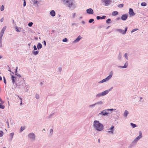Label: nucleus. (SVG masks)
<instances>
[{"label":"nucleus","instance_id":"38","mask_svg":"<svg viewBox=\"0 0 148 148\" xmlns=\"http://www.w3.org/2000/svg\"><path fill=\"white\" fill-rule=\"evenodd\" d=\"M54 115V113H52V114H50V115L48 116H47V118L48 119H49L51 118L52 116H53Z\"/></svg>","mask_w":148,"mask_h":148},{"label":"nucleus","instance_id":"50","mask_svg":"<svg viewBox=\"0 0 148 148\" xmlns=\"http://www.w3.org/2000/svg\"><path fill=\"white\" fill-rule=\"evenodd\" d=\"M23 6H25L26 5V2L25 0H23Z\"/></svg>","mask_w":148,"mask_h":148},{"label":"nucleus","instance_id":"29","mask_svg":"<svg viewBox=\"0 0 148 148\" xmlns=\"http://www.w3.org/2000/svg\"><path fill=\"white\" fill-rule=\"evenodd\" d=\"M102 96L101 93H98L96 95V97H97L99 98L101 97Z\"/></svg>","mask_w":148,"mask_h":148},{"label":"nucleus","instance_id":"49","mask_svg":"<svg viewBox=\"0 0 148 148\" xmlns=\"http://www.w3.org/2000/svg\"><path fill=\"white\" fill-rule=\"evenodd\" d=\"M3 82H4V83L5 84H6V80L5 77H3Z\"/></svg>","mask_w":148,"mask_h":148},{"label":"nucleus","instance_id":"46","mask_svg":"<svg viewBox=\"0 0 148 148\" xmlns=\"http://www.w3.org/2000/svg\"><path fill=\"white\" fill-rule=\"evenodd\" d=\"M106 17V16L105 15L103 16L102 17H101V19H104Z\"/></svg>","mask_w":148,"mask_h":148},{"label":"nucleus","instance_id":"14","mask_svg":"<svg viewBox=\"0 0 148 148\" xmlns=\"http://www.w3.org/2000/svg\"><path fill=\"white\" fill-rule=\"evenodd\" d=\"M82 38V37H81L80 36H79L77 38L73 41V42L74 43L78 42Z\"/></svg>","mask_w":148,"mask_h":148},{"label":"nucleus","instance_id":"56","mask_svg":"<svg viewBox=\"0 0 148 148\" xmlns=\"http://www.w3.org/2000/svg\"><path fill=\"white\" fill-rule=\"evenodd\" d=\"M58 71H60V72H61L62 71V68L61 67H59L58 68Z\"/></svg>","mask_w":148,"mask_h":148},{"label":"nucleus","instance_id":"15","mask_svg":"<svg viewBox=\"0 0 148 148\" xmlns=\"http://www.w3.org/2000/svg\"><path fill=\"white\" fill-rule=\"evenodd\" d=\"M50 14L51 16L54 17L56 15V13L54 10H52L50 12Z\"/></svg>","mask_w":148,"mask_h":148},{"label":"nucleus","instance_id":"28","mask_svg":"<svg viewBox=\"0 0 148 148\" xmlns=\"http://www.w3.org/2000/svg\"><path fill=\"white\" fill-rule=\"evenodd\" d=\"M14 134V133H12L10 134V136L11 137V138L10 139V140H12V138L13 137Z\"/></svg>","mask_w":148,"mask_h":148},{"label":"nucleus","instance_id":"55","mask_svg":"<svg viewBox=\"0 0 148 148\" xmlns=\"http://www.w3.org/2000/svg\"><path fill=\"white\" fill-rule=\"evenodd\" d=\"M18 69V67H16L15 71V74H17V69Z\"/></svg>","mask_w":148,"mask_h":148},{"label":"nucleus","instance_id":"11","mask_svg":"<svg viewBox=\"0 0 148 148\" xmlns=\"http://www.w3.org/2000/svg\"><path fill=\"white\" fill-rule=\"evenodd\" d=\"M86 11V12L89 14H92L94 13L93 10L90 8L87 9Z\"/></svg>","mask_w":148,"mask_h":148},{"label":"nucleus","instance_id":"33","mask_svg":"<svg viewBox=\"0 0 148 148\" xmlns=\"http://www.w3.org/2000/svg\"><path fill=\"white\" fill-rule=\"evenodd\" d=\"M123 4H120L118 5V6L119 8H121L123 7Z\"/></svg>","mask_w":148,"mask_h":148},{"label":"nucleus","instance_id":"2","mask_svg":"<svg viewBox=\"0 0 148 148\" xmlns=\"http://www.w3.org/2000/svg\"><path fill=\"white\" fill-rule=\"evenodd\" d=\"M93 126L94 128L98 131H101L103 129V124L100 123L98 121L95 120L94 121Z\"/></svg>","mask_w":148,"mask_h":148},{"label":"nucleus","instance_id":"17","mask_svg":"<svg viewBox=\"0 0 148 148\" xmlns=\"http://www.w3.org/2000/svg\"><path fill=\"white\" fill-rule=\"evenodd\" d=\"M101 93L102 96H104L107 94L108 93V91L106 90L105 91L102 92Z\"/></svg>","mask_w":148,"mask_h":148},{"label":"nucleus","instance_id":"7","mask_svg":"<svg viewBox=\"0 0 148 148\" xmlns=\"http://www.w3.org/2000/svg\"><path fill=\"white\" fill-rule=\"evenodd\" d=\"M114 126L112 125L111 127H110V129H109L108 130V131L107 132L108 133L113 134H114Z\"/></svg>","mask_w":148,"mask_h":148},{"label":"nucleus","instance_id":"20","mask_svg":"<svg viewBox=\"0 0 148 148\" xmlns=\"http://www.w3.org/2000/svg\"><path fill=\"white\" fill-rule=\"evenodd\" d=\"M95 103V105H102L103 104V102L102 101H98Z\"/></svg>","mask_w":148,"mask_h":148},{"label":"nucleus","instance_id":"31","mask_svg":"<svg viewBox=\"0 0 148 148\" xmlns=\"http://www.w3.org/2000/svg\"><path fill=\"white\" fill-rule=\"evenodd\" d=\"M141 5L142 6H145L147 5V4L145 2H142L141 3Z\"/></svg>","mask_w":148,"mask_h":148},{"label":"nucleus","instance_id":"54","mask_svg":"<svg viewBox=\"0 0 148 148\" xmlns=\"http://www.w3.org/2000/svg\"><path fill=\"white\" fill-rule=\"evenodd\" d=\"M97 20H99L101 19V17L99 16H97L96 17Z\"/></svg>","mask_w":148,"mask_h":148},{"label":"nucleus","instance_id":"3","mask_svg":"<svg viewBox=\"0 0 148 148\" xmlns=\"http://www.w3.org/2000/svg\"><path fill=\"white\" fill-rule=\"evenodd\" d=\"M139 135L128 146L129 148H132L135 146L138 141L143 137L142 132L141 131H139Z\"/></svg>","mask_w":148,"mask_h":148},{"label":"nucleus","instance_id":"9","mask_svg":"<svg viewBox=\"0 0 148 148\" xmlns=\"http://www.w3.org/2000/svg\"><path fill=\"white\" fill-rule=\"evenodd\" d=\"M129 14L130 16H134L135 14L133 10L131 8L129 9Z\"/></svg>","mask_w":148,"mask_h":148},{"label":"nucleus","instance_id":"27","mask_svg":"<svg viewBox=\"0 0 148 148\" xmlns=\"http://www.w3.org/2000/svg\"><path fill=\"white\" fill-rule=\"evenodd\" d=\"M130 125L133 128L137 126L135 124H134L132 123H130Z\"/></svg>","mask_w":148,"mask_h":148},{"label":"nucleus","instance_id":"4","mask_svg":"<svg viewBox=\"0 0 148 148\" xmlns=\"http://www.w3.org/2000/svg\"><path fill=\"white\" fill-rule=\"evenodd\" d=\"M28 137L32 141H34L36 139V135L32 132L29 133L28 135Z\"/></svg>","mask_w":148,"mask_h":148},{"label":"nucleus","instance_id":"8","mask_svg":"<svg viewBox=\"0 0 148 148\" xmlns=\"http://www.w3.org/2000/svg\"><path fill=\"white\" fill-rule=\"evenodd\" d=\"M102 2L104 3V5L107 6L109 5L111 1L110 0H103Z\"/></svg>","mask_w":148,"mask_h":148},{"label":"nucleus","instance_id":"6","mask_svg":"<svg viewBox=\"0 0 148 148\" xmlns=\"http://www.w3.org/2000/svg\"><path fill=\"white\" fill-rule=\"evenodd\" d=\"M109 113L108 112L107 109H105L103 110L101 112L99 113L98 115L103 116H108Z\"/></svg>","mask_w":148,"mask_h":148},{"label":"nucleus","instance_id":"32","mask_svg":"<svg viewBox=\"0 0 148 148\" xmlns=\"http://www.w3.org/2000/svg\"><path fill=\"white\" fill-rule=\"evenodd\" d=\"M53 134V130L52 129H51L50 130V134L51 136Z\"/></svg>","mask_w":148,"mask_h":148},{"label":"nucleus","instance_id":"40","mask_svg":"<svg viewBox=\"0 0 148 148\" xmlns=\"http://www.w3.org/2000/svg\"><path fill=\"white\" fill-rule=\"evenodd\" d=\"M6 28V26H4L3 27L1 31L3 32H4V31L5 30Z\"/></svg>","mask_w":148,"mask_h":148},{"label":"nucleus","instance_id":"51","mask_svg":"<svg viewBox=\"0 0 148 148\" xmlns=\"http://www.w3.org/2000/svg\"><path fill=\"white\" fill-rule=\"evenodd\" d=\"M108 112L109 111H112L113 110H114V109L112 108L110 109H107Z\"/></svg>","mask_w":148,"mask_h":148},{"label":"nucleus","instance_id":"1","mask_svg":"<svg viewBox=\"0 0 148 148\" xmlns=\"http://www.w3.org/2000/svg\"><path fill=\"white\" fill-rule=\"evenodd\" d=\"M63 3L66 6L70 8L74 9L76 7L74 0H64Z\"/></svg>","mask_w":148,"mask_h":148},{"label":"nucleus","instance_id":"19","mask_svg":"<svg viewBox=\"0 0 148 148\" xmlns=\"http://www.w3.org/2000/svg\"><path fill=\"white\" fill-rule=\"evenodd\" d=\"M17 77H14L13 75H12L11 76V78L12 80V83L14 84L15 83V80L14 78L16 79Z\"/></svg>","mask_w":148,"mask_h":148},{"label":"nucleus","instance_id":"42","mask_svg":"<svg viewBox=\"0 0 148 148\" xmlns=\"http://www.w3.org/2000/svg\"><path fill=\"white\" fill-rule=\"evenodd\" d=\"M138 29H132L131 31V33H133L134 32L137 30H138Z\"/></svg>","mask_w":148,"mask_h":148},{"label":"nucleus","instance_id":"10","mask_svg":"<svg viewBox=\"0 0 148 148\" xmlns=\"http://www.w3.org/2000/svg\"><path fill=\"white\" fill-rule=\"evenodd\" d=\"M128 66V62L127 61L125 63L124 65L123 66H119L118 67L119 68L125 69Z\"/></svg>","mask_w":148,"mask_h":148},{"label":"nucleus","instance_id":"22","mask_svg":"<svg viewBox=\"0 0 148 148\" xmlns=\"http://www.w3.org/2000/svg\"><path fill=\"white\" fill-rule=\"evenodd\" d=\"M32 53L35 55H36L38 54L39 53V51H33L32 52Z\"/></svg>","mask_w":148,"mask_h":148},{"label":"nucleus","instance_id":"18","mask_svg":"<svg viewBox=\"0 0 148 148\" xmlns=\"http://www.w3.org/2000/svg\"><path fill=\"white\" fill-rule=\"evenodd\" d=\"M42 45L40 43H38L37 45V49L39 50L42 47Z\"/></svg>","mask_w":148,"mask_h":148},{"label":"nucleus","instance_id":"58","mask_svg":"<svg viewBox=\"0 0 148 148\" xmlns=\"http://www.w3.org/2000/svg\"><path fill=\"white\" fill-rule=\"evenodd\" d=\"M15 75H17L19 77H21V75L17 73L16 74H15Z\"/></svg>","mask_w":148,"mask_h":148},{"label":"nucleus","instance_id":"45","mask_svg":"<svg viewBox=\"0 0 148 148\" xmlns=\"http://www.w3.org/2000/svg\"><path fill=\"white\" fill-rule=\"evenodd\" d=\"M4 32L1 31L0 33V36H3V34H4Z\"/></svg>","mask_w":148,"mask_h":148},{"label":"nucleus","instance_id":"16","mask_svg":"<svg viewBox=\"0 0 148 148\" xmlns=\"http://www.w3.org/2000/svg\"><path fill=\"white\" fill-rule=\"evenodd\" d=\"M128 114H129L128 111H127V110H125V111L123 114V115L125 117H126Z\"/></svg>","mask_w":148,"mask_h":148},{"label":"nucleus","instance_id":"35","mask_svg":"<svg viewBox=\"0 0 148 148\" xmlns=\"http://www.w3.org/2000/svg\"><path fill=\"white\" fill-rule=\"evenodd\" d=\"M5 108V106L3 105H2L1 103H0V108L3 109Z\"/></svg>","mask_w":148,"mask_h":148},{"label":"nucleus","instance_id":"63","mask_svg":"<svg viewBox=\"0 0 148 148\" xmlns=\"http://www.w3.org/2000/svg\"><path fill=\"white\" fill-rule=\"evenodd\" d=\"M3 18H2L0 20V21L1 22H3Z\"/></svg>","mask_w":148,"mask_h":148},{"label":"nucleus","instance_id":"12","mask_svg":"<svg viewBox=\"0 0 148 148\" xmlns=\"http://www.w3.org/2000/svg\"><path fill=\"white\" fill-rule=\"evenodd\" d=\"M128 16V15L126 14H123L121 17V19L123 21H125L127 19Z\"/></svg>","mask_w":148,"mask_h":148},{"label":"nucleus","instance_id":"5","mask_svg":"<svg viewBox=\"0 0 148 148\" xmlns=\"http://www.w3.org/2000/svg\"><path fill=\"white\" fill-rule=\"evenodd\" d=\"M127 29V27H125V30L121 29H117L115 30V31L123 34H125L126 33Z\"/></svg>","mask_w":148,"mask_h":148},{"label":"nucleus","instance_id":"26","mask_svg":"<svg viewBox=\"0 0 148 148\" xmlns=\"http://www.w3.org/2000/svg\"><path fill=\"white\" fill-rule=\"evenodd\" d=\"M121 58H122V55L121 54V53H120L118 56V59L119 60H121Z\"/></svg>","mask_w":148,"mask_h":148},{"label":"nucleus","instance_id":"39","mask_svg":"<svg viewBox=\"0 0 148 148\" xmlns=\"http://www.w3.org/2000/svg\"><path fill=\"white\" fill-rule=\"evenodd\" d=\"M33 23L32 22H29L28 24V25L29 27H31L33 24Z\"/></svg>","mask_w":148,"mask_h":148},{"label":"nucleus","instance_id":"64","mask_svg":"<svg viewBox=\"0 0 148 148\" xmlns=\"http://www.w3.org/2000/svg\"><path fill=\"white\" fill-rule=\"evenodd\" d=\"M72 26H73V25H76V24L75 23H73L72 24Z\"/></svg>","mask_w":148,"mask_h":148},{"label":"nucleus","instance_id":"48","mask_svg":"<svg viewBox=\"0 0 148 148\" xmlns=\"http://www.w3.org/2000/svg\"><path fill=\"white\" fill-rule=\"evenodd\" d=\"M2 36H0V44H1L2 43Z\"/></svg>","mask_w":148,"mask_h":148},{"label":"nucleus","instance_id":"47","mask_svg":"<svg viewBox=\"0 0 148 148\" xmlns=\"http://www.w3.org/2000/svg\"><path fill=\"white\" fill-rule=\"evenodd\" d=\"M1 9H0L1 11H3L4 10V7L3 5H2L1 7Z\"/></svg>","mask_w":148,"mask_h":148},{"label":"nucleus","instance_id":"57","mask_svg":"<svg viewBox=\"0 0 148 148\" xmlns=\"http://www.w3.org/2000/svg\"><path fill=\"white\" fill-rule=\"evenodd\" d=\"M33 2H34V3L36 4L38 3V1L36 0H33Z\"/></svg>","mask_w":148,"mask_h":148},{"label":"nucleus","instance_id":"60","mask_svg":"<svg viewBox=\"0 0 148 148\" xmlns=\"http://www.w3.org/2000/svg\"><path fill=\"white\" fill-rule=\"evenodd\" d=\"M140 101H142V102H143L144 101L143 100V101L141 100L143 99L142 97H140Z\"/></svg>","mask_w":148,"mask_h":148},{"label":"nucleus","instance_id":"21","mask_svg":"<svg viewBox=\"0 0 148 148\" xmlns=\"http://www.w3.org/2000/svg\"><path fill=\"white\" fill-rule=\"evenodd\" d=\"M118 14V12L117 11H114L112 12V15L113 16H116Z\"/></svg>","mask_w":148,"mask_h":148},{"label":"nucleus","instance_id":"34","mask_svg":"<svg viewBox=\"0 0 148 148\" xmlns=\"http://www.w3.org/2000/svg\"><path fill=\"white\" fill-rule=\"evenodd\" d=\"M111 20L110 18H108L106 20V23L107 24H109Z\"/></svg>","mask_w":148,"mask_h":148},{"label":"nucleus","instance_id":"59","mask_svg":"<svg viewBox=\"0 0 148 148\" xmlns=\"http://www.w3.org/2000/svg\"><path fill=\"white\" fill-rule=\"evenodd\" d=\"M16 32H20V31H19L18 30V28L17 27H16Z\"/></svg>","mask_w":148,"mask_h":148},{"label":"nucleus","instance_id":"37","mask_svg":"<svg viewBox=\"0 0 148 148\" xmlns=\"http://www.w3.org/2000/svg\"><path fill=\"white\" fill-rule=\"evenodd\" d=\"M94 21V20L93 18H91L89 20L88 22L89 23H92Z\"/></svg>","mask_w":148,"mask_h":148},{"label":"nucleus","instance_id":"52","mask_svg":"<svg viewBox=\"0 0 148 148\" xmlns=\"http://www.w3.org/2000/svg\"><path fill=\"white\" fill-rule=\"evenodd\" d=\"M33 48L34 50H37V48L36 47L35 45L34 46Z\"/></svg>","mask_w":148,"mask_h":148},{"label":"nucleus","instance_id":"62","mask_svg":"<svg viewBox=\"0 0 148 148\" xmlns=\"http://www.w3.org/2000/svg\"><path fill=\"white\" fill-rule=\"evenodd\" d=\"M75 15V13H74L72 16V18H74Z\"/></svg>","mask_w":148,"mask_h":148},{"label":"nucleus","instance_id":"53","mask_svg":"<svg viewBox=\"0 0 148 148\" xmlns=\"http://www.w3.org/2000/svg\"><path fill=\"white\" fill-rule=\"evenodd\" d=\"M113 88V87H111L109 89H108V90H107L108 91V93Z\"/></svg>","mask_w":148,"mask_h":148},{"label":"nucleus","instance_id":"43","mask_svg":"<svg viewBox=\"0 0 148 148\" xmlns=\"http://www.w3.org/2000/svg\"><path fill=\"white\" fill-rule=\"evenodd\" d=\"M67 41L68 39L66 38H65L63 39L62 40V41L64 42H67Z\"/></svg>","mask_w":148,"mask_h":148},{"label":"nucleus","instance_id":"23","mask_svg":"<svg viewBox=\"0 0 148 148\" xmlns=\"http://www.w3.org/2000/svg\"><path fill=\"white\" fill-rule=\"evenodd\" d=\"M106 81H107V80H106V78L104 79H103V80H101V81L99 82H98V83H103V82H105Z\"/></svg>","mask_w":148,"mask_h":148},{"label":"nucleus","instance_id":"25","mask_svg":"<svg viewBox=\"0 0 148 148\" xmlns=\"http://www.w3.org/2000/svg\"><path fill=\"white\" fill-rule=\"evenodd\" d=\"M25 126H24V127H21L20 129V132H22L25 129Z\"/></svg>","mask_w":148,"mask_h":148},{"label":"nucleus","instance_id":"36","mask_svg":"<svg viewBox=\"0 0 148 148\" xmlns=\"http://www.w3.org/2000/svg\"><path fill=\"white\" fill-rule=\"evenodd\" d=\"M3 134V132L2 131H0V137H2Z\"/></svg>","mask_w":148,"mask_h":148},{"label":"nucleus","instance_id":"13","mask_svg":"<svg viewBox=\"0 0 148 148\" xmlns=\"http://www.w3.org/2000/svg\"><path fill=\"white\" fill-rule=\"evenodd\" d=\"M112 72L111 71L110 72L109 75L106 78L107 81H108L112 77Z\"/></svg>","mask_w":148,"mask_h":148},{"label":"nucleus","instance_id":"41","mask_svg":"<svg viewBox=\"0 0 148 148\" xmlns=\"http://www.w3.org/2000/svg\"><path fill=\"white\" fill-rule=\"evenodd\" d=\"M95 105V103H94V104L89 105V107L90 108H91L92 107H94Z\"/></svg>","mask_w":148,"mask_h":148},{"label":"nucleus","instance_id":"30","mask_svg":"<svg viewBox=\"0 0 148 148\" xmlns=\"http://www.w3.org/2000/svg\"><path fill=\"white\" fill-rule=\"evenodd\" d=\"M127 55H128L127 53H125L124 55V57L127 60H128V57H127Z\"/></svg>","mask_w":148,"mask_h":148},{"label":"nucleus","instance_id":"61","mask_svg":"<svg viewBox=\"0 0 148 148\" xmlns=\"http://www.w3.org/2000/svg\"><path fill=\"white\" fill-rule=\"evenodd\" d=\"M43 43H44V45L45 46H46V41L45 40H44Z\"/></svg>","mask_w":148,"mask_h":148},{"label":"nucleus","instance_id":"24","mask_svg":"<svg viewBox=\"0 0 148 148\" xmlns=\"http://www.w3.org/2000/svg\"><path fill=\"white\" fill-rule=\"evenodd\" d=\"M15 84H16V86H18V87H19V86H20L21 84V82H19L17 81L16 82V83H15Z\"/></svg>","mask_w":148,"mask_h":148},{"label":"nucleus","instance_id":"44","mask_svg":"<svg viewBox=\"0 0 148 148\" xmlns=\"http://www.w3.org/2000/svg\"><path fill=\"white\" fill-rule=\"evenodd\" d=\"M36 98L37 99L39 98V96L38 94H36Z\"/></svg>","mask_w":148,"mask_h":148}]
</instances>
